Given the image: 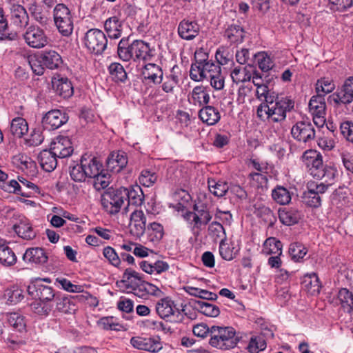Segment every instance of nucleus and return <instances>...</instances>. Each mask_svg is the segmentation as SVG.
Wrapping results in <instances>:
<instances>
[{
    "instance_id": "f257e3e1",
    "label": "nucleus",
    "mask_w": 353,
    "mask_h": 353,
    "mask_svg": "<svg viewBox=\"0 0 353 353\" xmlns=\"http://www.w3.org/2000/svg\"><path fill=\"white\" fill-rule=\"evenodd\" d=\"M119 57L123 61H129L133 59L147 61L152 57L151 49L148 43L142 40H135L132 43H129L128 38H122L117 48Z\"/></svg>"
},
{
    "instance_id": "f03ea898",
    "label": "nucleus",
    "mask_w": 353,
    "mask_h": 353,
    "mask_svg": "<svg viewBox=\"0 0 353 353\" xmlns=\"http://www.w3.org/2000/svg\"><path fill=\"white\" fill-rule=\"evenodd\" d=\"M294 106L293 100L288 97H281L274 105H259L257 108V116L262 120L268 119L272 122H281L286 118V113L290 112Z\"/></svg>"
},
{
    "instance_id": "7ed1b4c3",
    "label": "nucleus",
    "mask_w": 353,
    "mask_h": 353,
    "mask_svg": "<svg viewBox=\"0 0 353 353\" xmlns=\"http://www.w3.org/2000/svg\"><path fill=\"white\" fill-rule=\"evenodd\" d=\"M239 339L232 327L212 326L210 344L216 348L227 350L236 346Z\"/></svg>"
},
{
    "instance_id": "20e7f679",
    "label": "nucleus",
    "mask_w": 353,
    "mask_h": 353,
    "mask_svg": "<svg viewBox=\"0 0 353 353\" xmlns=\"http://www.w3.org/2000/svg\"><path fill=\"white\" fill-rule=\"evenodd\" d=\"M125 188H110L105 190L101 196V203L103 210L109 214H117L125 202Z\"/></svg>"
},
{
    "instance_id": "39448f33",
    "label": "nucleus",
    "mask_w": 353,
    "mask_h": 353,
    "mask_svg": "<svg viewBox=\"0 0 353 353\" xmlns=\"http://www.w3.org/2000/svg\"><path fill=\"white\" fill-rule=\"evenodd\" d=\"M53 19L59 32L63 37L72 34L73 19L70 9L63 3H58L53 10Z\"/></svg>"
},
{
    "instance_id": "423d86ee",
    "label": "nucleus",
    "mask_w": 353,
    "mask_h": 353,
    "mask_svg": "<svg viewBox=\"0 0 353 353\" xmlns=\"http://www.w3.org/2000/svg\"><path fill=\"white\" fill-rule=\"evenodd\" d=\"M83 43L90 52L100 55L107 48L108 39L101 30L92 28L85 34Z\"/></svg>"
},
{
    "instance_id": "0eeeda50",
    "label": "nucleus",
    "mask_w": 353,
    "mask_h": 353,
    "mask_svg": "<svg viewBox=\"0 0 353 353\" xmlns=\"http://www.w3.org/2000/svg\"><path fill=\"white\" fill-rule=\"evenodd\" d=\"M91 299L90 303L94 305L96 298L94 297L88 292H83L82 294L76 296H64L57 295L56 296V309L61 312L65 314H73L77 310V307L74 303L75 300L79 301H84Z\"/></svg>"
},
{
    "instance_id": "6e6552de",
    "label": "nucleus",
    "mask_w": 353,
    "mask_h": 353,
    "mask_svg": "<svg viewBox=\"0 0 353 353\" xmlns=\"http://www.w3.org/2000/svg\"><path fill=\"white\" fill-rule=\"evenodd\" d=\"M23 37L26 43L32 48H43L48 43V37L44 30L34 24H31L26 28Z\"/></svg>"
},
{
    "instance_id": "1a4fd4ad",
    "label": "nucleus",
    "mask_w": 353,
    "mask_h": 353,
    "mask_svg": "<svg viewBox=\"0 0 353 353\" xmlns=\"http://www.w3.org/2000/svg\"><path fill=\"white\" fill-rule=\"evenodd\" d=\"M328 101L336 105H347L353 102V76L347 78L341 88L328 97Z\"/></svg>"
},
{
    "instance_id": "9d476101",
    "label": "nucleus",
    "mask_w": 353,
    "mask_h": 353,
    "mask_svg": "<svg viewBox=\"0 0 353 353\" xmlns=\"http://www.w3.org/2000/svg\"><path fill=\"white\" fill-rule=\"evenodd\" d=\"M292 137L299 142L307 143L315 138V130L309 121H297L291 129Z\"/></svg>"
},
{
    "instance_id": "9b49d317",
    "label": "nucleus",
    "mask_w": 353,
    "mask_h": 353,
    "mask_svg": "<svg viewBox=\"0 0 353 353\" xmlns=\"http://www.w3.org/2000/svg\"><path fill=\"white\" fill-rule=\"evenodd\" d=\"M27 292L32 299L48 303H51V301L55 300L57 296L52 288L39 283H32L28 285Z\"/></svg>"
},
{
    "instance_id": "f8f14e48",
    "label": "nucleus",
    "mask_w": 353,
    "mask_h": 353,
    "mask_svg": "<svg viewBox=\"0 0 353 353\" xmlns=\"http://www.w3.org/2000/svg\"><path fill=\"white\" fill-rule=\"evenodd\" d=\"M131 345L138 350L157 353L163 348L159 337L134 336L130 339Z\"/></svg>"
},
{
    "instance_id": "ddd939ff",
    "label": "nucleus",
    "mask_w": 353,
    "mask_h": 353,
    "mask_svg": "<svg viewBox=\"0 0 353 353\" xmlns=\"http://www.w3.org/2000/svg\"><path fill=\"white\" fill-rule=\"evenodd\" d=\"M68 121L67 114L57 109L48 111L42 119V124L48 130H54Z\"/></svg>"
},
{
    "instance_id": "4468645a",
    "label": "nucleus",
    "mask_w": 353,
    "mask_h": 353,
    "mask_svg": "<svg viewBox=\"0 0 353 353\" xmlns=\"http://www.w3.org/2000/svg\"><path fill=\"white\" fill-rule=\"evenodd\" d=\"M50 150L58 158L70 157L73 152V148L68 137L59 136L51 143Z\"/></svg>"
},
{
    "instance_id": "2eb2a0df",
    "label": "nucleus",
    "mask_w": 353,
    "mask_h": 353,
    "mask_svg": "<svg viewBox=\"0 0 353 353\" xmlns=\"http://www.w3.org/2000/svg\"><path fill=\"white\" fill-rule=\"evenodd\" d=\"M146 217L142 210H135L130 215L129 224L130 234L136 237L141 238L145 233L146 228Z\"/></svg>"
},
{
    "instance_id": "dca6fc26",
    "label": "nucleus",
    "mask_w": 353,
    "mask_h": 353,
    "mask_svg": "<svg viewBox=\"0 0 353 353\" xmlns=\"http://www.w3.org/2000/svg\"><path fill=\"white\" fill-rule=\"evenodd\" d=\"M199 25L196 21L183 19L178 25L177 32L179 36L186 41L194 39L199 35Z\"/></svg>"
},
{
    "instance_id": "f3484780",
    "label": "nucleus",
    "mask_w": 353,
    "mask_h": 353,
    "mask_svg": "<svg viewBox=\"0 0 353 353\" xmlns=\"http://www.w3.org/2000/svg\"><path fill=\"white\" fill-rule=\"evenodd\" d=\"M302 160L313 177L314 173L319 172L323 165L321 154L314 150H306L303 154Z\"/></svg>"
},
{
    "instance_id": "a211bd4d",
    "label": "nucleus",
    "mask_w": 353,
    "mask_h": 353,
    "mask_svg": "<svg viewBox=\"0 0 353 353\" xmlns=\"http://www.w3.org/2000/svg\"><path fill=\"white\" fill-rule=\"evenodd\" d=\"M128 164V157L125 152H112L106 161L108 170L112 173H119Z\"/></svg>"
},
{
    "instance_id": "6ab92c4d",
    "label": "nucleus",
    "mask_w": 353,
    "mask_h": 353,
    "mask_svg": "<svg viewBox=\"0 0 353 353\" xmlns=\"http://www.w3.org/2000/svg\"><path fill=\"white\" fill-rule=\"evenodd\" d=\"M141 76L143 82L159 84L162 81L163 72L161 68L157 64L148 63L143 68Z\"/></svg>"
},
{
    "instance_id": "aec40b11",
    "label": "nucleus",
    "mask_w": 353,
    "mask_h": 353,
    "mask_svg": "<svg viewBox=\"0 0 353 353\" xmlns=\"http://www.w3.org/2000/svg\"><path fill=\"white\" fill-rule=\"evenodd\" d=\"M40 63L46 68L56 70L63 64L61 55L55 50H44L40 54Z\"/></svg>"
},
{
    "instance_id": "412c9836",
    "label": "nucleus",
    "mask_w": 353,
    "mask_h": 353,
    "mask_svg": "<svg viewBox=\"0 0 353 353\" xmlns=\"http://www.w3.org/2000/svg\"><path fill=\"white\" fill-rule=\"evenodd\" d=\"M82 166L83 167L85 172H86V176L89 178H93L97 176L99 172L101 170L102 164L97 159V158L92 157V155L85 154L82 156L81 159Z\"/></svg>"
},
{
    "instance_id": "4be33fe9",
    "label": "nucleus",
    "mask_w": 353,
    "mask_h": 353,
    "mask_svg": "<svg viewBox=\"0 0 353 353\" xmlns=\"http://www.w3.org/2000/svg\"><path fill=\"white\" fill-rule=\"evenodd\" d=\"M10 19L17 26H26L29 23V16L26 8L19 4H13L10 7Z\"/></svg>"
},
{
    "instance_id": "5701e85b",
    "label": "nucleus",
    "mask_w": 353,
    "mask_h": 353,
    "mask_svg": "<svg viewBox=\"0 0 353 353\" xmlns=\"http://www.w3.org/2000/svg\"><path fill=\"white\" fill-rule=\"evenodd\" d=\"M28 11L33 19L41 27L46 28L51 22L48 12L44 11L41 6L35 2L28 5Z\"/></svg>"
},
{
    "instance_id": "b1692460",
    "label": "nucleus",
    "mask_w": 353,
    "mask_h": 353,
    "mask_svg": "<svg viewBox=\"0 0 353 353\" xmlns=\"http://www.w3.org/2000/svg\"><path fill=\"white\" fill-rule=\"evenodd\" d=\"M23 261L35 264H44L48 256L42 248H30L26 250L23 256Z\"/></svg>"
},
{
    "instance_id": "393cba45",
    "label": "nucleus",
    "mask_w": 353,
    "mask_h": 353,
    "mask_svg": "<svg viewBox=\"0 0 353 353\" xmlns=\"http://www.w3.org/2000/svg\"><path fill=\"white\" fill-rule=\"evenodd\" d=\"M52 86L56 93L63 98H70L73 95L74 88L72 84L66 77L53 80Z\"/></svg>"
},
{
    "instance_id": "a878e982",
    "label": "nucleus",
    "mask_w": 353,
    "mask_h": 353,
    "mask_svg": "<svg viewBox=\"0 0 353 353\" xmlns=\"http://www.w3.org/2000/svg\"><path fill=\"white\" fill-rule=\"evenodd\" d=\"M199 117L203 123L208 125H215L221 119L218 109L211 105L203 107L199 112Z\"/></svg>"
},
{
    "instance_id": "bb28decb",
    "label": "nucleus",
    "mask_w": 353,
    "mask_h": 353,
    "mask_svg": "<svg viewBox=\"0 0 353 353\" xmlns=\"http://www.w3.org/2000/svg\"><path fill=\"white\" fill-rule=\"evenodd\" d=\"M125 201L128 202V205L124 208L125 212L128 211V205H133L135 206H140L143 204L144 201V194L140 186L136 185L130 189L125 188Z\"/></svg>"
},
{
    "instance_id": "cd10ccee",
    "label": "nucleus",
    "mask_w": 353,
    "mask_h": 353,
    "mask_svg": "<svg viewBox=\"0 0 353 353\" xmlns=\"http://www.w3.org/2000/svg\"><path fill=\"white\" fill-rule=\"evenodd\" d=\"M58 158L55 156L51 150H42L38 157V160L41 167L46 172L53 171L57 165Z\"/></svg>"
},
{
    "instance_id": "c85d7f7f",
    "label": "nucleus",
    "mask_w": 353,
    "mask_h": 353,
    "mask_svg": "<svg viewBox=\"0 0 353 353\" xmlns=\"http://www.w3.org/2000/svg\"><path fill=\"white\" fill-rule=\"evenodd\" d=\"M122 21L117 17H111L105 20L104 28L110 39H118L121 36Z\"/></svg>"
},
{
    "instance_id": "c756f323",
    "label": "nucleus",
    "mask_w": 353,
    "mask_h": 353,
    "mask_svg": "<svg viewBox=\"0 0 353 353\" xmlns=\"http://www.w3.org/2000/svg\"><path fill=\"white\" fill-rule=\"evenodd\" d=\"M279 216L281 222L286 225L297 223L301 218V212L295 208L280 210Z\"/></svg>"
},
{
    "instance_id": "7c9ffc66",
    "label": "nucleus",
    "mask_w": 353,
    "mask_h": 353,
    "mask_svg": "<svg viewBox=\"0 0 353 353\" xmlns=\"http://www.w3.org/2000/svg\"><path fill=\"white\" fill-rule=\"evenodd\" d=\"M191 303L194 309L207 316L216 317L220 314V310L217 306L208 302L192 300Z\"/></svg>"
},
{
    "instance_id": "2f4dec72",
    "label": "nucleus",
    "mask_w": 353,
    "mask_h": 353,
    "mask_svg": "<svg viewBox=\"0 0 353 353\" xmlns=\"http://www.w3.org/2000/svg\"><path fill=\"white\" fill-rule=\"evenodd\" d=\"M191 97L192 103L199 107L207 105L210 102V94L206 87L198 85L193 88Z\"/></svg>"
},
{
    "instance_id": "473e14b6",
    "label": "nucleus",
    "mask_w": 353,
    "mask_h": 353,
    "mask_svg": "<svg viewBox=\"0 0 353 353\" xmlns=\"http://www.w3.org/2000/svg\"><path fill=\"white\" fill-rule=\"evenodd\" d=\"M302 285L305 290L311 295L319 294L321 288L319 277L315 273L305 275Z\"/></svg>"
},
{
    "instance_id": "72a5a7b5",
    "label": "nucleus",
    "mask_w": 353,
    "mask_h": 353,
    "mask_svg": "<svg viewBox=\"0 0 353 353\" xmlns=\"http://www.w3.org/2000/svg\"><path fill=\"white\" fill-rule=\"evenodd\" d=\"M224 36L231 43H239L243 42L245 32L241 26L231 24L225 30Z\"/></svg>"
},
{
    "instance_id": "f704fd0d",
    "label": "nucleus",
    "mask_w": 353,
    "mask_h": 353,
    "mask_svg": "<svg viewBox=\"0 0 353 353\" xmlns=\"http://www.w3.org/2000/svg\"><path fill=\"white\" fill-rule=\"evenodd\" d=\"M174 307H175L174 301L168 297L161 299L156 304L157 313L162 319L168 318L173 315L174 313Z\"/></svg>"
},
{
    "instance_id": "c9c22d12",
    "label": "nucleus",
    "mask_w": 353,
    "mask_h": 353,
    "mask_svg": "<svg viewBox=\"0 0 353 353\" xmlns=\"http://www.w3.org/2000/svg\"><path fill=\"white\" fill-rule=\"evenodd\" d=\"M308 106L312 115L325 114L326 104L324 96L321 94L312 97Z\"/></svg>"
},
{
    "instance_id": "e433bc0d",
    "label": "nucleus",
    "mask_w": 353,
    "mask_h": 353,
    "mask_svg": "<svg viewBox=\"0 0 353 353\" xmlns=\"http://www.w3.org/2000/svg\"><path fill=\"white\" fill-rule=\"evenodd\" d=\"M273 200L280 205H287L292 199V193L285 187L276 185L272 190Z\"/></svg>"
},
{
    "instance_id": "4c0bfd02",
    "label": "nucleus",
    "mask_w": 353,
    "mask_h": 353,
    "mask_svg": "<svg viewBox=\"0 0 353 353\" xmlns=\"http://www.w3.org/2000/svg\"><path fill=\"white\" fill-rule=\"evenodd\" d=\"M10 130L14 137L21 138L28 132V123L22 117H16L11 121Z\"/></svg>"
},
{
    "instance_id": "58836bf2",
    "label": "nucleus",
    "mask_w": 353,
    "mask_h": 353,
    "mask_svg": "<svg viewBox=\"0 0 353 353\" xmlns=\"http://www.w3.org/2000/svg\"><path fill=\"white\" fill-rule=\"evenodd\" d=\"M14 229L18 236L23 239L30 240L36 236L35 232L26 220H21L19 224L14 225Z\"/></svg>"
},
{
    "instance_id": "ea45409f",
    "label": "nucleus",
    "mask_w": 353,
    "mask_h": 353,
    "mask_svg": "<svg viewBox=\"0 0 353 353\" xmlns=\"http://www.w3.org/2000/svg\"><path fill=\"white\" fill-rule=\"evenodd\" d=\"M17 261V256L9 246L0 243V263L5 266H11Z\"/></svg>"
},
{
    "instance_id": "a19ab883",
    "label": "nucleus",
    "mask_w": 353,
    "mask_h": 353,
    "mask_svg": "<svg viewBox=\"0 0 353 353\" xmlns=\"http://www.w3.org/2000/svg\"><path fill=\"white\" fill-rule=\"evenodd\" d=\"M338 299L343 310L351 313L353 312V294L346 288H342L338 294Z\"/></svg>"
},
{
    "instance_id": "79ce46f5",
    "label": "nucleus",
    "mask_w": 353,
    "mask_h": 353,
    "mask_svg": "<svg viewBox=\"0 0 353 353\" xmlns=\"http://www.w3.org/2000/svg\"><path fill=\"white\" fill-rule=\"evenodd\" d=\"M282 247L283 245L280 241L277 240L276 238L270 237L268 238L263 243V253L266 255H270L272 254L281 255Z\"/></svg>"
},
{
    "instance_id": "37998d69",
    "label": "nucleus",
    "mask_w": 353,
    "mask_h": 353,
    "mask_svg": "<svg viewBox=\"0 0 353 353\" xmlns=\"http://www.w3.org/2000/svg\"><path fill=\"white\" fill-rule=\"evenodd\" d=\"M6 321L9 325L17 332H22L26 330L24 317L18 312L6 314Z\"/></svg>"
},
{
    "instance_id": "c03bdc74",
    "label": "nucleus",
    "mask_w": 353,
    "mask_h": 353,
    "mask_svg": "<svg viewBox=\"0 0 353 353\" xmlns=\"http://www.w3.org/2000/svg\"><path fill=\"white\" fill-rule=\"evenodd\" d=\"M164 234L163 227L160 223L153 222L147 229L148 239L152 243H158Z\"/></svg>"
},
{
    "instance_id": "a18cd8bd",
    "label": "nucleus",
    "mask_w": 353,
    "mask_h": 353,
    "mask_svg": "<svg viewBox=\"0 0 353 353\" xmlns=\"http://www.w3.org/2000/svg\"><path fill=\"white\" fill-rule=\"evenodd\" d=\"M110 77L115 82H124L127 79V73L119 63H112L108 67Z\"/></svg>"
},
{
    "instance_id": "49530a36",
    "label": "nucleus",
    "mask_w": 353,
    "mask_h": 353,
    "mask_svg": "<svg viewBox=\"0 0 353 353\" xmlns=\"http://www.w3.org/2000/svg\"><path fill=\"white\" fill-rule=\"evenodd\" d=\"M208 188L212 194L217 197L224 196L228 191L229 186L226 182L214 180H208Z\"/></svg>"
},
{
    "instance_id": "de8ad7c7",
    "label": "nucleus",
    "mask_w": 353,
    "mask_h": 353,
    "mask_svg": "<svg viewBox=\"0 0 353 353\" xmlns=\"http://www.w3.org/2000/svg\"><path fill=\"white\" fill-rule=\"evenodd\" d=\"M257 60L259 68L263 72H268L274 67V62L270 55L265 52H259L254 54Z\"/></svg>"
},
{
    "instance_id": "09e8293b",
    "label": "nucleus",
    "mask_w": 353,
    "mask_h": 353,
    "mask_svg": "<svg viewBox=\"0 0 353 353\" xmlns=\"http://www.w3.org/2000/svg\"><path fill=\"white\" fill-rule=\"evenodd\" d=\"M231 78L235 83L241 82L250 81L252 78V74L245 67H236L231 72Z\"/></svg>"
},
{
    "instance_id": "8fccbe9b",
    "label": "nucleus",
    "mask_w": 353,
    "mask_h": 353,
    "mask_svg": "<svg viewBox=\"0 0 353 353\" xmlns=\"http://www.w3.org/2000/svg\"><path fill=\"white\" fill-rule=\"evenodd\" d=\"M193 210L195 211L196 215L201 221V226L202 225H207L212 219L207 205L204 203H196L193 205Z\"/></svg>"
},
{
    "instance_id": "3c124183",
    "label": "nucleus",
    "mask_w": 353,
    "mask_h": 353,
    "mask_svg": "<svg viewBox=\"0 0 353 353\" xmlns=\"http://www.w3.org/2000/svg\"><path fill=\"white\" fill-rule=\"evenodd\" d=\"M93 186L96 190L99 191L106 188L110 183V174L101 170L97 176H94Z\"/></svg>"
},
{
    "instance_id": "603ef678",
    "label": "nucleus",
    "mask_w": 353,
    "mask_h": 353,
    "mask_svg": "<svg viewBox=\"0 0 353 353\" xmlns=\"http://www.w3.org/2000/svg\"><path fill=\"white\" fill-rule=\"evenodd\" d=\"M336 174V170L332 167L324 166L314 173V178L323 179L325 183H331Z\"/></svg>"
},
{
    "instance_id": "864d4df0",
    "label": "nucleus",
    "mask_w": 353,
    "mask_h": 353,
    "mask_svg": "<svg viewBox=\"0 0 353 353\" xmlns=\"http://www.w3.org/2000/svg\"><path fill=\"white\" fill-rule=\"evenodd\" d=\"M234 247L226 242V237L221 239L219 243V254L221 258L226 261H231L235 257Z\"/></svg>"
},
{
    "instance_id": "5fc2aeb1",
    "label": "nucleus",
    "mask_w": 353,
    "mask_h": 353,
    "mask_svg": "<svg viewBox=\"0 0 353 353\" xmlns=\"http://www.w3.org/2000/svg\"><path fill=\"white\" fill-rule=\"evenodd\" d=\"M266 342L263 336H253L251 337L248 345V350L250 353H259V351L265 350Z\"/></svg>"
},
{
    "instance_id": "6e6d98bb",
    "label": "nucleus",
    "mask_w": 353,
    "mask_h": 353,
    "mask_svg": "<svg viewBox=\"0 0 353 353\" xmlns=\"http://www.w3.org/2000/svg\"><path fill=\"white\" fill-rule=\"evenodd\" d=\"M303 202L308 207L319 208L321 205V199L320 195H316L313 190H308L303 193Z\"/></svg>"
},
{
    "instance_id": "4d7b16f0",
    "label": "nucleus",
    "mask_w": 353,
    "mask_h": 353,
    "mask_svg": "<svg viewBox=\"0 0 353 353\" xmlns=\"http://www.w3.org/2000/svg\"><path fill=\"white\" fill-rule=\"evenodd\" d=\"M307 250L302 244L299 243L290 244L289 254L294 261H299L305 256Z\"/></svg>"
},
{
    "instance_id": "13d9d810",
    "label": "nucleus",
    "mask_w": 353,
    "mask_h": 353,
    "mask_svg": "<svg viewBox=\"0 0 353 353\" xmlns=\"http://www.w3.org/2000/svg\"><path fill=\"white\" fill-rule=\"evenodd\" d=\"M139 183L145 187L152 186L157 180V175L154 172L143 170L139 177Z\"/></svg>"
},
{
    "instance_id": "bf43d9fd",
    "label": "nucleus",
    "mask_w": 353,
    "mask_h": 353,
    "mask_svg": "<svg viewBox=\"0 0 353 353\" xmlns=\"http://www.w3.org/2000/svg\"><path fill=\"white\" fill-rule=\"evenodd\" d=\"M334 89V84L328 79L323 78L317 81L316 84V91L317 94L325 96L327 93H330Z\"/></svg>"
},
{
    "instance_id": "052dcab7",
    "label": "nucleus",
    "mask_w": 353,
    "mask_h": 353,
    "mask_svg": "<svg viewBox=\"0 0 353 353\" xmlns=\"http://www.w3.org/2000/svg\"><path fill=\"white\" fill-rule=\"evenodd\" d=\"M70 175L71 179L76 182L85 181L88 177L86 176V172H85L82 166L81 161H80L79 164H77L71 168Z\"/></svg>"
},
{
    "instance_id": "680f3d73",
    "label": "nucleus",
    "mask_w": 353,
    "mask_h": 353,
    "mask_svg": "<svg viewBox=\"0 0 353 353\" xmlns=\"http://www.w3.org/2000/svg\"><path fill=\"white\" fill-rule=\"evenodd\" d=\"M103 254L104 257L109 261V263L118 267L121 264V259L115 250L110 246H107L103 249Z\"/></svg>"
},
{
    "instance_id": "e2e57ef3",
    "label": "nucleus",
    "mask_w": 353,
    "mask_h": 353,
    "mask_svg": "<svg viewBox=\"0 0 353 353\" xmlns=\"http://www.w3.org/2000/svg\"><path fill=\"white\" fill-rule=\"evenodd\" d=\"M340 131L343 137L353 144V122L347 121L341 123Z\"/></svg>"
},
{
    "instance_id": "0e129e2a",
    "label": "nucleus",
    "mask_w": 353,
    "mask_h": 353,
    "mask_svg": "<svg viewBox=\"0 0 353 353\" xmlns=\"http://www.w3.org/2000/svg\"><path fill=\"white\" fill-rule=\"evenodd\" d=\"M10 304H16L23 298V290L17 287L8 290L5 294Z\"/></svg>"
},
{
    "instance_id": "69168bd1",
    "label": "nucleus",
    "mask_w": 353,
    "mask_h": 353,
    "mask_svg": "<svg viewBox=\"0 0 353 353\" xmlns=\"http://www.w3.org/2000/svg\"><path fill=\"white\" fill-rule=\"evenodd\" d=\"M56 281L59 283L65 290L70 292H83V286L72 284L65 278H57Z\"/></svg>"
},
{
    "instance_id": "338daca9",
    "label": "nucleus",
    "mask_w": 353,
    "mask_h": 353,
    "mask_svg": "<svg viewBox=\"0 0 353 353\" xmlns=\"http://www.w3.org/2000/svg\"><path fill=\"white\" fill-rule=\"evenodd\" d=\"M99 323L104 330H121L122 326L118 323L114 322L113 316H108L101 318Z\"/></svg>"
},
{
    "instance_id": "774afa93",
    "label": "nucleus",
    "mask_w": 353,
    "mask_h": 353,
    "mask_svg": "<svg viewBox=\"0 0 353 353\" xmlns=\"http://www.w3.org/2000/svg\"><path fill=\"white\" fill-rule=\"evenodd\" d=\"M31 306H32L33 311L35 313H37L38 314H41V315H43V314L46 315V314H49V312L52 309V305L51 303H48L46 302L41 301H39V302L33 303L31 305Z\"/></svg>"
}]
</instances>
